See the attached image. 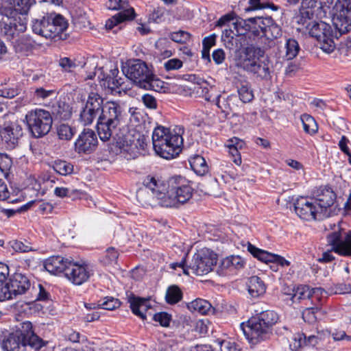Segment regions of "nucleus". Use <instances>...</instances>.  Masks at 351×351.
<instances>
[{
    "label": "nucleus",
    "instance_id": "47",
    "mask_svg": "<svg viewBox=\"0 0 351 351\" xmlns=\"http://www.w3.org/2000/svg\"><path fill=\"white\" fill-rule=\"evenodd\" d=\"M56 132L58 138L62 141H70L75 134V128L66 123L58 125Z\"/></svg>",
    "mask_w": 351,
    "mask_h": 351
},
{
    "label": "nucleus",
    "instance_id": "51",
    "mask_svg": "<svg viewBox=\"0 0 351 351\" xmlns=\"http://www.w3.org/2000/svg\"><path fill=\"white\" fill-rule=\"evenodd\" d=\"M12 167V160L11 157L5 153H0V171L7 178L10 171Z\"/></svg>",
    "mask_w": 351,
    "mask_h": 351
},
{
    "label": "nucleus",
    "instance_id": "55",
    "mask_svg": "<svg viewBox=\"0 0 351 351\" xmlns=\"http://www.w3.org/2000/svg\"><path fill=\"white\" fill-rule=\"evenodd\" d=\"M15 298L14 293L10 288L8 282L0 285V302L12 300Z\"/></svg>",
    "mask_w": 351,
    "mask_h": 351
},
{
    "label": "nucleus",
    "instance_id": "48",
    "mask_svg": "<svg viewBox=\"0 0 351 351\" xmlns=\"http://www.w3.org/2000/svg\"><path fill=\"white\" fill-rule=\"evenodd\" d=\"M229 142L230 144L228 145V147L229 148L230 154H231L232 156H237V158L233 159V162L237 165H240L241 164L242 160L238 149V147L239 146L241 148L243 142L237 138L234 139H230Z\"/></svg>",
    "mask_w": 351,
    "mask_h": 351
},
{
    "label": "nucleus",
    "instance_id": "5",
    "mask_svg": "<svg viewBox=\"0 0 351 351\" xmlns=\"http://www.w3.org/2000/svg\"><path fill=\"white\" fill-rule=\"evenodd\" d=\"M181 128L178 132L176 130L164 126H158L152 134V143L156 153L165 159H171L178 156L182 152L183 138L180 134Z\"/></svg>",
    "mask_w": 351,
    "mask_h": 351
},
{
    "label": "nucleus",
    "instance_id": "38",
    "mask_svg": "<svg viewBox=\"0 0 351 351\" xmlns=\"http://www.w3.org/2000/svg\"><path fill=\"white\" fill-rule=\"evenodd\" d=\"M188 309L193 313L207 315L211 311V304L204 299L197 298L187 304Z\"/></svg>",
    "mask_w": 351,
    "mask_h": 351
},
{
    "label": "nucleus",
    "instance_id": "33",
    "mask_svg": "<svg viewBox=\"0 0 351 351\" xmlns=\"http://www.w3.org/2000/svg\"><path fill=\"white\" fill-rule=\"evenodd\" d=\"M51 115L53 119L66 121L71 118L72 108L65 102L59 101L52 107Z\"/></svg>",
    "mask_w": 351,
    "mask_h": 351
},
{
    "label": "nucleus",
    "instance_id": "8",
    "mask_svg": "<svg viewBox=\"0 0 351 351\" xmlns=\"http://www.w3.org/2000/svg\"><path fill=\"white\" fill-rule=\"evenodd\" d=\"M218 256L213 251L204 248L195 253L189 265H186V256L180 263L171 264V267L176 269L177 267L183 269L184 274L189 275V269L197 276H203L208 274L217 265Z\"/></svg>",
    "mask_w": 351,
    "mask_h": 351
},
{
    "label": "nucleus",
    "instance_id": "2",
    "mask_svg": "<svg viewBox=\"0 0 351 351\" xmlns=\"http://www.w3.org/2000/svg\"><path fill=\"white\" fill-rule=\"evenodd\" d=\"M279 321L278 314L272 310H266L256 313L247 322L240 324L244 335L250 343L257 344L269 339L273 327Z\"/></svg>",
    "mask_w": 351,
    "mask_h": 351
},
{
    "label": "nucleus",
    "instance_id": "34",
    "mask_svg": "<svg viewBox=\"0 0 351 351\" xmlns=\"http://www.w3.org/2000/svg\"><path fill=\"white\" fill-rule=\"evenodd\" d=\"M119 71L117 68H114L110 71V73L104 75L101 79L102 86L108 88L111 90H115L119 88L124 83V78L119 77Z\"/></svg>",
    "mask_w": 351,
    "mask_h": 351
},
{
    "label": "nucleus",
    "instance_id": "11",
    "mask_svg": "<svg viewBox=\"0 0 351 351\" xmlns=\"http://www.w3.org/2000/svg\"><path fill=\"white\" fill-rule=\"evenodd\" d=\"M14 332L36 351H54L53 346L50 345L49 341L43 340L35 333L33 325L29 321L21 323L20 326Z\"/></svg>",
    "mask_w": 351,
    "mask_h": 351
},
{
    "label": "nucleus",
    "instance_id": "32",
    "mask_svg": "<svg viewBox=\"0 0 351 351\" xmlns=\"http://www.w3.org/2000/svg\"><path fill=\"white\" fill-rule=\"evenodd\" d=\"M27 346L14 332L10 333L1 343V347L5 351H25Z\"/></svg>",
    "mask_w": 351,
    "mask_h": 351
},
{
    "label": "nucleus",
    "instance_id": "27",
    "mask_svg": "<svg viewBox=\"0 0 351 351\" xmlns=\"http://www.w3.org/2000/svg\"><path fill=\"white\" fill-rule=\"evenodd\" d=\"M243 59L242 60V66H249L250 63H254L265 58V51L264 49L250 44L244 47L242 50Z\"/></svg>",
    "mask_w": 351,
    "mask_h": 351
},
{
    "label": "nucleus",
    "instance_id": "63",
    "mask_svg": "<svg viewBox=\"0 0 351 351\" xmlns=\"http://www.w3.org/2000/svg\"><path fill=\"white\" fill-rule=\"evenodd\" d=\"M142 101L144 105L149 109H156L157 108V101L156 98L149 95L145 94L142 97Z\"/></svg>",
    "mask_w": 351,
    "mask_h": 351
},
{
    "label": "nucleus",
    "instance_id": "30",
    "mask_svg": "<svg viewBox=\"0 0 351 351\" xmlns=\"http://www.w3.org/2000/svg\"><path fill=\"white\" fill-rule=\"evenodd\" d=\"M135 16L136 13L133 8L123 10L114 15L112 18L108 19L106 23V27L107 29H112L120 23L132 21Z\"/></svg>",
    "mask_w": 351,
    "mask_h": 351
},
{
    "label": "nucleus",
    "instance_id": "44",
    "mask_svg": "<svg viewBox=\"0 0 351 351\" xmlns=\"http://www.w3.org/2000/svg\"><path fill=\"white\" fill-rule=\"evenodd\" d=\"M301 121L304 132L310 135L315 134L318 130V125L315 119L308 114L301 116Z\"/></svg>",
    "mask_w": 351,
    "mask_h": 351
},
{
    "label": "nucleus",
    "instance_id": "24",
    "mask_svg": "<svg viewBox=\"0 0 351 351\" xmlns=\"http://www.w3.org/2000/svg\"><path fill=\"white\" fill-rule=\"evenodd\" d=\"M14 297L26 293L31 287V281L27 276L20 272H15L10 276L8 282Z\"/></svg>",
    "mask_w": 351,
    "mask_h": 351
},
{
    "label": "nucleus",
    "instance_id": "64",
    "mask_svg": "<svg viewBox=\"0 0 351 351\" xmlns=\"http://www.w3.org/2000/svg\"><path fill=\"white\" fill-rule=\"evenodd\" d=\"M221 351H239L238 346L234 342L223 341L221 343Z\"/></svg>",
    "mask_w": 351,
    "mask_h": 351
},
{
    "label": "nucleus",
    "instance_id": "42",
    "mask_svg": "<svg viewBox=\"0 0 351 351\" xmlns=\"http://www.w3.org/2000/svg\"><path fill=\"white\" fill-rule=\"evenodd\" d=\"M99 116V114L82 104L80 112V121L84 125H90L96 118L98 119Z\"/></svg>",
    "mask_w": 351,
    "mask_h": 351
},
{
    "label": "nucleus",
    "instance_id": "43",
    "mask_svg": "<svg viewBox=\"0 0 351 351\" xmlns=\"http://www.w3.org/2000/svg\"><path fill=\"white\" fill-rule=\"evenodd\" d=\"M300 50L298 41L294 38L287 39L285 43V55L284 58L287 60H293L297 56Z\"/></svg>",
    "mask_w": 351,
    "mask_h": 351
},
{
    "label": "nucleus",
    "instance_id": "21",
    "mask_svg": "<svg viewBox=\"0 0 351 351\" xmlns=\"http://www.w3.org/2000/svg\"><path fill=\"white\" fill-rule=\"evenodd\" d=\"M245 265V261L240 256H230L221 261L217 272L221 276L234 275L244 269Z\"/></svg>",
    "mask_w": 351,
    "mask_h": 351
},
{
    "label": "nucleus",
    "instance_id": "59",
    "mask_svg": "<svg viewBox=\"0 0 351 351\" xmlns=\"http://www.w3.org/2000/svg\"><path fill=\"white\" fill-rule=\"evenodd\" d=\"M183 65L182 62L178 58H172L165 62L164 66L167 71L178 70Z\"/></svg>",
    "mask_w": 351,
    "mask_h": 351
},
{
    "label": "nucleus",
    "instance_id": "22",
    "mask_svg": "<svg viewBox=\"0 0 351 351\" xmlns=\"http://www.w3.org/2000/svg\"><path fill=\"white\" fill-rule=\"evenodd\" d=\"M247 251L256 258L265 263L277 264L281 267L289 266L290 262L284 257L268 252L267 251L258 248L255 245L248 242Z\"/></svg>",
    "mask_w": 351,
    "mask_h": 351
},
{
    "label": "nucleus",
    "instance_id": "39",
    "mask_svg": "<svg viewBox=\"0 0 351 351\" xmlns=\"http://www.w3.org/2000/svg\"><path fill=\"white\" fill-rule=\"evenodd\" d=\"M82 104L100 114L105 103H104V98L99 94L90 92L86 100Z\"/></svg>",
    "mask_w": 351,
    "mask_h": 351
},
{
    "label": "nucleus",
    "instance_id": "7",
    "mask_svg": "<svg viewBox=\"0 0 351 351\" xmlns=\"http://www.w3.org/2000/svg\"><path fill=\"white\" fill-rule=\"evenodd\" d=\"M306 29L310 36L315 38L319 43V47L324 52L330 53L334 51L336 48L334 39H338L342 34H339V28L335 29L322 21L307 20L305 25Z\"/></svg>",
    "mask_w": 351,
    "mask_h": 351
},
{
    "label": "nucleus",
    "instance_id": "50",
    "mask_svg": "<svg viewBox=\"0 0 351 351\" xmlns=\"http://www.w3.org/2000/svg\"><path fill=\"white\" fill-rule=\"evenodd\" d=\"M121 305V302L113 297L107 296L98 301L97 306L100 308L108 311H113L119 308Z\"/></svg>",
    "mask_w": 351,
    "mask_h": 351
},
{
    "label": "nucleus",
    "instance_id": "26",
    "mask_svg": "<svg viewBox=\"0 0 351 351\" xmlns=\"http://www.w3.org/2000/svg\"><path fill=\"white\" fill-rule=\"evenodd\" d=\"M268 58H265L254 63H250L249 66H243V69L254 75L261 80H269L271 78L270 69Z\"/></svg>",
    "mask_w": 351,
    "mask_h": 351
},
{
    "label": "nucleus",
    "instance_id": "20",
    "mask_svg": "<svg viewBox=\"0 0 351 351\" xmlns=\"http://www.w3.org/2000/svg\"><path fill=\"white\" fill-rule=\"evenodd\" d=\"M93 275L86 265H80L71 261L66 269V277L72 284L82 285L86 282Z\"/></svg>",
    "mask_w": 351,
    "mask_h": 351
},
{
    "label": "nucleus",
    "instance_id": "28",
    "mask_svg": "<svg viewBox=\"0 0 351 351\" xmlns=\"http://www.w3.org/2000/svg\"><path fill=\"white\" fill-rule=\"evenodd\" d=\"M128 301L130 303L132 312L142 319H145V312L149 308L147 300L136 296L134 293H131L128 297Z\"/></svg>",
    "mask_w": 351,
    "mask_h": 351
},
{
    "label": "nucleus",
    "instance_id": "10",
    "mask_svg": "<svg viewBox=\"0 0 351 351\" xmlns=\"http://www.w3.org/2000/svg\"><path fill=\"white\" fill-rule=\"evenodd\" d=\"M25 119L29 132L34 138H42L50 132L53 117L48 110L36 108L29 111Z\"/></svg>",
    "mask_w": 351,
    "mask_h": 351
},
{
    "label": "nucleus",
    "instance_id": "18",
    "mask_svg": "<svg viewBox=\"0 0 351 351\" xmlns=\"http://www.w3.org/2000/svg\"><path fill=\"white\" fill-rule=\"evenodd\" d=\"M97 145L95 132L90 129H84L75 142L74 149L80 154H90L96 150Z\"/></svg>",
    "mask_w": 351,
    "mask_h": 351
},
{
    "label": "nucleus",
    "instance_id": "45",
    "mask_svg": "<svg viewBox=\"0 0 351 351\" xmlns=\"http://www.w3.org/2000/svg\"><path fill=\"white\" fill-rule=\"evenodd\" d=\"M237 92L241 101L243 103H248L253 100L254 93L250 84L247 82H241L238 87Z\"/></svg>",
    "mask_w": 351,
    "mask_h": 351
},
{
    "label": "nucleus",
    "instance_id": "35",
    "mask_svg": "<svg viewBox=\"0 0 351 351\" xmlns=\"http://www.w3.org/2000/svg\"><path fill=\"white\" fill-rule=\"evenodd\" d=\"M248 292L252 298H258L266 291V285L264 281L257 276H251L248 280Z\"/></svg>",
    "mask_w": 351,
    "mask_h": 351
},
{
    "label": "nucleus",
    "instance_id": "37",
    "mask_svg": "<svg viewBox=\"0 0 351 351\" xmlns=\"http://www.w3.org/2000/svg\"><path fill=\"white\" fill-rule=\"evenodd\" d=\"M237 99V96L234 95H230L226 97L219 95L217 96L216 105L223 113L228 115L234 110Z\"/></svg>",
    "mask_w": 351,
    "mask_h": 351
},
{
    "label": "nucleus",
    "instance_id": "29",
    "mask_svg": "<svg viewBox=\"0 0 351 351\" xmlns=\"http://www.w3.org/2000/svg\"><path fill=\"white\" fill-rule=\"evenodd\" d=\"M14 51L20 56H28L34 49L35 41L31 36L23 35L12 41Z\"/></svg>",
    "mask_w": 351,
    "mask_h": 351
},
{
    "label": "nucleus",
    "instance_id": "1",
    "mask_svg": "<svg viewBox=\"0 0 351 351\" xmlns=\"http://www.w3.org/2000/svg\"><path fill=\"white\" fill-rule=\"evenodd\" d=\"M232 25L237 34L252 40L263 37L274 40L282 35L280 26L271 16H255L247 19L239 18Z\"/></svg>",
    "mask_w": 351,
    "mask_h": 351
},
{
    "label": "nucleus",
    "instance_id": "49",
    "mask_svg": "<svg viewBox=\"0 0 351 351\" xmlns=\"http://www.w3.org/2000/svg\"><path fill=\"white\" fill-rule=\"evenodd\" d=\"M53 169L60 175L66 176L73 173V165L65 160H56Z\"/></svg>",
    "mask_w": 351,
    "mask_h": 351
},
{
    "label": "nucleus",
    "instance_id": "58",
    "mask_svg": "<svg viewBox=\"0 0 351 351\" xmlns=\"http://www.w3.org/2000/svg\"><path fill=\"white\" fill-rule=\"evenodd\" d=\"M56 93V90L51 89L47 90L43 87L36 88L34 92V96L38 99H45L53 95Z\"/></svg>",
    "mask_w": 351,
    "mask_h": 351
},
{
    "label": "nucleus",
    "instance_id": "62",
    "mask_svg": "<svg viewBox=\"0 0 351 351\" xmlns=\"http://www.w3.org/2000/svg\"><path fill=\"white\" fill-rule=\"evenodd\" d=\"M60 66L66 72H71L77 66L74 61L69 58H62L60 60Z\"/></svg>",
    "mask_w": 351,
    "mask_h": 351
},
{
    "label": "nucleus",
    "instance_id": "57",
    "mask_svg": "<svg viewBox=\"0 0 351 351\" xmlns=\"http://www.w3.org/2000/svg\"><path fill=\"white\" fill-rule=\"evenodd\" d=\"M11 247L16 252H29L34 251L29 245L24 244L22 241L13 240L10 242Z\"/></svg>",
    "mask_w": 351,
    "mask_h": 351
},
{
    "label": "nucleus",
    "instance_id": "40",
    "mask_svg": "<svg viewBox=\"0 0 351 351\" xmlns=\"http://www.w3.org/2000/svg\"><path fill=\"white\" fill-rule=\"evenodd\" d=\"M182 298V291L178 285H172L167 287L165 294V301L168 304L174 305L178 304Z\"/></svg>",
    "mask_w": 351,
    "mask_h": 351
},
{
    "label": "nucleus",
    "instance_id": "60",
    "mask_svg": "<svg viewBox=\"0 0 351 351\" xmlns=\"http://www.w3.org/2000/svg\"><path fill=\"white\" fill-rule=\"evenodd\" d=\"M165 8L163 7H157L154 9L153 12L150 14L149 19L154 22L160 23L164 17Z\"/></svg>",
    "mask_w": 351,
    "mask_h": 351
},
{
    "label": "nucleus",
    "instance_id": "3",
    "mask_svg": "<svg viewBox=\"0 0 351 351\" xmlns=\"http://www.w3.org/2000/svg\"><path fill=\"white\" fill-rule=\"evenodd\" d=\"M125 116L124 109L118 102H105L96 125L98 135L102 141H109L112 136L117 134Z\"/></svg>",
    "mask_w": 351,
    "mask_h": 351
},
{
    "label": "nucleus",
    "instance_id": "61",
    "mask_svg": "<svg viewBox=\"0 0 351 351\" xmlns=\"http://www.w3.org/2000/svg\"><path fill=\"white\" fill-rule=\"evenodd\" d=\"M294 347L296 348H306V335L303 332H298L294 335Z\"/></svg>",
    "mask_w": 351,
    "mask_h": 351
},
{
    "label": "nucleus",
    "instance_id": "31",
    "mask_svg": "<svg viewBox=\"0 0 351 351\" xmlns=\"http://www.w3.org/2000/svg\"><path fill=\"white\" fill-rule=\"evenodd\" d=\"M324 291L322 288L310 289L308 285H300L293 289L291 295V300L293 302H300L302 300L311 298L316 292H320L322 294Z\"/></svg>",
    "mask_w": 351,
    "mask_h": 351
},
{
    "label": "nucleus",
    "instance_id": "4",
    "mask_svg": "<svg viewBox=\"0 0 351 351\" xmlns=\"http://www.w3.org/2000/svg\"><path fill=\"white\" fill-rule=\"evenodd\" d=\"M68 21L60 14L47 13L40 19L32 21V32L54 41L66 40L69 38L66 33Z\"/></svg>",
    "mask_w": 351,
    "mask_h": 351
},
{
    "label": "nucleus",
    "instance_id": "14",
    "mask_svg": "<svg viewBox=\"0 0 351 351\" xmlns=\"http://www.w3.org/2000/svg\"><path fill=\"white\" fill-rule=\"evenodd\" d=\"M333 0H302L300 19L298 23L305 25L307 20H311L314 16H319L322 12H326V8H329Z\"/></svg>",
    "mask_w": 351,
    "mask_h": 351
},
{
    "label": "nucleus",
    "instance_id": "56",
    "mask_svg": "<svg viewBox=\"0 0 351 351\" xmlns=\"http://www.w3.org/2000/svg\"><path fill=\"white\" fill-rule=\"evenodd\" d=\"M191 35L189 33L184 31H179L173 32L170 34V38L178 43H184L189 40Z\"/></svg>",
    "mask_w": 351,
    "mask_h": 351
},
{
    "label": "nucleus",
    "instance_id": "41",
    "mask_svg": "<svg viewBox=\"0 0 351 351\" xmlns=\"http://www.w3.org/2000/svg\"><path fill=\"white\" fill-rule=\"evenodd\" d=\"M141 88L151 90L158 93H164L167 87L165 86V83L157 77L152 72V76L149 77V80L145 81Z\"/></svg>",
    "mask_w": 351,
    "mask_h": 351
},
{
    "label": "nucleus",
    "instance_id": "17",
    "mask_svg": "<svg viewBox=\"0 0 351 351\" xmlns=\"http://www.w3.org/2000/svg\"><path fill=\"white\" fill-rule=\"evenodd\" d=\"M143 185L149 189L152 195L158 200V204L162 206V201L167 197V180H162L158 176L149 174L143 180Z\"/></svg>",
    "mask_w": 351,
    "mask_h": 351
},
{
    "label": "nucleus",
    "instance_id": "36",
    "mask_svg": "<svg viewBox=\"0 0 351 351\" xmlns=\"http://www.w3.org/2000/svg\"><path fill=\"white\" fill-rule=\"evenodd\" d=\"M190 166L192 170L198 176H204L208 172V166L204 158L196 154L190 157Z\"/></svg>",
    "mask_w": 351,
    "mask_h": 351
},
{
    "label": "nucleus",
    "instance_id": "53",
    "mask_svg": "<svg viewBox=\"0 0 351 351\" xmlns=\"http://www.w3.org/2000/svg\"><path fill=\"white\" fill-rule=\"evenodd\" d=\"M193 79H197L198 81L197 82V84L199 86V88L202 89L201 94L205 98L206 100L210 101L212 97V95L210 94V88H213L212 87H209V84L206 81L203 80L202 78L198 76H193Z\"/></svg>",
    "mask_w": 351,
    "mask_h": 351
},
{
    "label": "nucleus",
    "instance_id": "6",
    "mask_svg": "<svg viewBox=\"0 0 351 351\" xmlns=\"http://www.w3.org/2000/svg\"><path fill=\"white\" fill-rule=\"evenodd\" d=\"M167 197L162 201V207L179 208L192 198L194 189L192 182L182 176H173L167 180Z\"/></svg>",
    "mask_w": 351,
    "mask_h": 351
},
{
    "label": "nucleus",
    "instance_id": "54",
    "mask_svg": "<svg viewBox=\"0 0 351 351\" xmlns=\"http://www.w3.org/2000/svg\"><path fill=\"white\" fill-rule=\"evenodd\" d=\"M155 322H159L163 327H169L171 321V315L167 312L156 313L153 316Z\"/></svg>",
    "mask_w": 351,
    "mask_h": 351
},
{
    "label": "nucleus",
    "instance_id": "9",
    "mask_svg": "<svg viewBox=\"0 0 351 351\" xmlns=\"http://www.w3.org/2000/svg\"><path fill=\"white\" fill-rule=\"evenodd\" d=\"M0 16L6 18L3 21V33L8 40L14 39L16 34L23 32L26 29L25 19L16 17V11L10 0H0Z\"/></svg>",
    "mask_w": 351,
    "mask_h": 351
},
{
    "label": "nucleus",
    "instance_id": "15",
    "mask_svg": "<svg viewBox=\"0 0 351 351\" xmlns=\"http://www.w3.org/2000/svg\"><path fill=\"white\" fill-rule=\"evenodd\" d=\"M335 9L337 18L334 25L339 28V34H344L351 30V0H337Z\"/></svg>",
    "mask_w": 351,
    "mask_h": 351
},
{
    "label": "nucleus",
    "instance_id": "25",
    "mask_svg": "<svg viewBox=\"0 0 351 351\" xmlns=\"http://www.w3.org/2000/svg\"><path fill=\"white\" fill-rule=\"evenodd\" d=\"M71 261L64 258L61 256H53L48 258L44 263L45 269L54 275L66 274V269L69 267V263Z\"/></svg>",
    "mask_w": 351,
    "mask_h": 351
},
{
    "label": "nucleus",
    "instance_id": "13",
    "mask_svg": "<svg viewBox=\"0 0 351 351\" xmlns=\"http://www.w3.org/2000/svg\"><path fill=\"white\" fill-rule=\"evenodd\" d=\"M327 241L335 253L351 256V230L346 231L338 226V230L327 235Z\"/></svg>",
    "mask_w": 351,
    "mask_h": 351
},
{
    "label": "nucleus",
    "instance_id": "23",
    "mask_svg": "<svg viewBox=\"0 0 351 351\" xmlns=\"http://www.w3.org/2000/svg\"><path fill=\"white\" fill-rule=\"evenodd\" d=\"M336 197V193L328 185H325L320 186L317 189L313 198L320 210L321 213L323 214L326 211L327 208L333 205Z\"/></svg>",
    "mask_w": 351,
    "mask_h": 351
},
{
    "label": "nucleus",
    "instance_id": "52",
    "mask_svg": "<svg viewBox=\"0 0 351 351\" xmlns=\"http://www.w3.org/2000/svg\"><path fill=\"white\" fill-rule=\"evenodd\" d=\"M20 93L17 85L5 86L0 88V97L12 99Z\"/></svg>",
    "mask_w": 351,
    "mask_h": 351
},
{
    "label": "nucleus",
    "instance_id": "12",
    "mask_svg": "<svg viewBox=\"0 0 351 351\" xmlns=\"http://www.w3.org/2000/svg\"><path fill=\"white\" fill-rule=\"evenodd\" d=\"M122 71L125 76L139 88L152 76V71L145 62L140 59L128 60L122 67Z\"/></svg>",
    "mask_w": 351,
    "mask_h": 351
},
{
    "label": "nucleus",
    "instance_id": "19",
    "mask_svg": "<svg viewBox=\"0 0 351 351\" xmlns=\"http://www.w3.org/2000/svg\"><path fill=\"white\" fill-rule=\"evenodd\" d=\"M22 136L23 128L16 123H5L0 127V139L8 149H14Z\"/></svg>",
    "mask_w": 351,
    "mask_h": 351
},
{
    "label": "nucleus",
    "instance_id": "16",
    "mask_svg": "<svg viewBox=\"0 0 351 351\" xmlns=\"http://www.w3.org/2000/svg\"><path fill=\"white\" fill-rule=\"evenodd\" d=\"M294 209L296 214L306 221L317 219V216L322 214L313 197H300L294 202Z\"/></svg>",
    "mask_w": 351,
    "mask_h": 351
},
{
    "label": "nucleus",
    "instance_id": "46",
    "mask_svg": "<svg viewBox=\"0 0 351 351\" xmlns=\"http://www.w3.org/2000/svg\"><path fill=\"white\" fill-rule=\"evenodd\" d=\"M13 5L16 11V17L19 15H25L29 11L30 8L36 3V0H13Z\"/></svg>",
    "mask_w": 351,
    "mask_h": 351
}]
</instances>
